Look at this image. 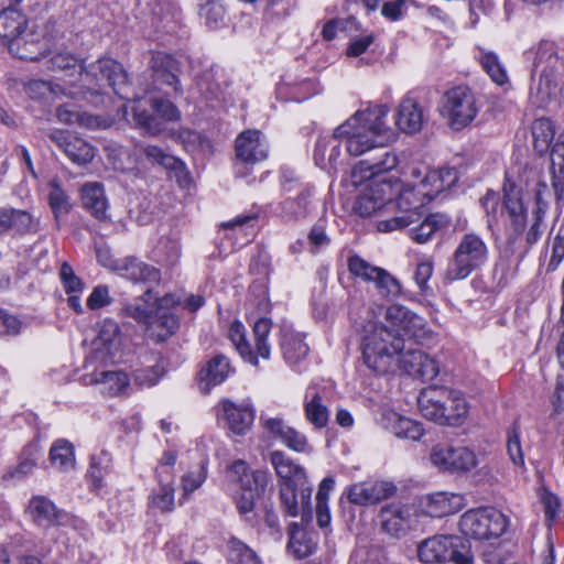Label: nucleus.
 Instances as JSON below:
<instances>
[{"mask_svg": "<svg viewBox=\"0 0 564 564\" xmlns=\"http://www.w3.org/2000/svg\"><path fill=\"white\" fill-rule=\"evenodd\" d=\"M270 480V475L267 470H252L250 475L241 477L240 489L248 490L256 494H264Z\"/></svg>", "mask_w": 564, "mask_h": 564, "instance_id": "6e6d98bb", "label": "nucleus"}, {"mask_svg": "<svg viewBox=\"0 0 564 564\" xmlns=\"http://www.w3.org/2000/svg\"><path fill=\"white\" fill-rule=\"evenodd\" d=\"M47 64L53 70L69 72L70 75L78 67L83 87L91 94H98L108 86L119 97L129 98L127 74L122 65L112 58H100L84 69L74 55L57 53L47 61Z\"/></svg>", "mask_w": 564, "mask_h": 564, "instance_id": "20e7f679", "label": "nucleus"}, {"mask_svg": "<svg viewBox=\"0 0 564 564\" xmlns=\"http://www.w3.org/2000/svg\"><path fill=\"white\" fill-rule=\"evenodd\" d=\"M57 118L66 124H77L89 129L98 128L100 119L87 112H82L73 104L61 105L57 108Z\"/></svg>", "mask_w": 564, "mask_h": 564, "instance_id": "a19ab883", "label": "nucleus"}, {"mask_svg": "<svg viewBox=\"0 0 564 564\" xmlns=\"http://www.w3.org/2000/svg\"><path fill=\"white\" fill-rule=\"evenodd\" d=\"M263 426L289 448L304 453L310 448L307 437L295 429L285 424L280 417L263 419Z\"/></svg>", "mask_w": 564, "mask_h": 564, "instance_id": "a878e982", "label": "nucleus"}, {"mask_svg": "<svg viewBox=\"0 0 564 564\" xmlns=\"http://www.w3.org/2000/svg\"><path fill=\"white\" fill-rule=\"evenodd\" d=\"M272 328V322L269 318H259L252 327L253 344L247 339V330L242 323L235 321L229 327V339L239 352L241 358L257 367L259 358L263 360L270 359L271 345L268 341L269 334Z\"/></svg>", "mask_w": 564, "mask_h": 564, "instance_id": "39448f33", "label": "nucleus"}, {"mask_svg": "<svg viewBox=\"0 0 564 564\" xmlns=\"http://www.w3.org/2000/svg\"><path fill=\"white\" fill-rule=\"evenodd\" d=\"M180 327L178 318L171 312H154L152 322L153 334L158 341H164L174 335Z\"/></svg>", "mask_w": 564, "mask_h": 564, "instance_id": "de8ad7c7", "label": "nucleus"}, {"mask_svg": "<svg viewBox=\"0 0 564 564\" xmlns=\"http://www.w3.org/2000/svg\"><path fill=\"white\" fill-rule=\"evenodd\" d=\"M50 462L53 467L62 471H68L75 468V448L66 440H57L50 449Z\"/></svg>", "mask_w": 564, "mask_h": 564, "instance_id": "ea45409f", "label": "nucleus"}, {"mask_svg": "<svg viewBox=\"0 0 564 564\" xmlns=\"http://www.w3.org/2000/svg\"><path fill=\"white\" fill-rule=\"evenodd\" d=\"M488 259V248L484 240L474 234H466L458 243L446 270V279L463 280L480 268Z\"/></svg>", "mask_w": 564, "mask_h": 564, "instance_id": "0eeeda50", "label": "nucleus"}, {"mask_svg": "<svg viewBox=\"0 0 564 564\" xmlns=\"http://www.w3.org/2000/svg\"><path fill=\"white\" fill-rule=\"evenodd\" d=\"M80 196L84 207L97 219L107 218V198L101 183L91 182L82 186Z\"/></svg>", "mask_w": 564, "mask_h": 564, "instance_id": "7c9ffc66", "label": "nucleus"}, {"mask_svg": "<svg viewBox=\"0 0 564 564\" xmlns=\"http://www.w3.org/2000/svg\"><path fill=\"white\" fill-rule=\"evenodd\" d=\"M35 29L34 26L23 28L21 32H17L14 37L9 42L8 48L11 55L21 61L35 59Z\"/></svg>", "mask_w": 564, "mask_h": 564, "instance_id": "f704fd0d", "label": "nucleus"}, {"mask_svg": "<svg viewBox=\"0 0 564 564\" xmlns=\"http://www.w3.org/2000/svg\"><path fill=\"white\" fill-rule=\"evenodd\" d=\"M112 297L110 296L109 286L106 284L96 285L87 299V307L91 311L100 310L110 305Z\"/></svg>", "mask_w": 564, "mask_h": 564, "instance_id": "e2e57ef3", "label": "nucleus"}, {"mask_svg": "<svg viewBox=\"0 0 564 564\" xmlns=\"http://www.w3.org/2000/svg\"><path fill=\"white\" fill-rule=\"evenodd\" d=\"M121 348L122 335L118 323L110 318L105 319L93 341L94 358L100 362L115 360L120 357Z\"/></svg>", "mask_w": 564, "mask_h": 564, "instance_id": "2eb2a0df", "label": "nucleus"}, {"mask_svg": "<svg viewBox=\"0 0 564 564\" xmlns=\"http://www.w3.org/2000/svg\"><path fill=\"white\" fill-rule=\"evenodd\" d=\"M538 495L539 500L543 507L545 520L549 523L553 522L556 519L561 507L557 496H555L544 487L539 489Z\"/></svg>", "mask_w": 564, "mask_h": 564, "instance_id": "bf43d9fd", "label": "nucleus"}, {"mask_svg": "<svg viewBox=\"0 0 564 564\" xmlns=\"http://www.w3.org/2000/svg\"><path fill=\"white\" fill-rule=\"evenodd\" d=\"M270 462L276 475L283 480V484L304 485L306 479L304 468L295 464L283 452H272Z\"/></svg>", "mask_w": 564, "mask_h": 564, "instance_id": "c756f323", "label": "nucleus"}, {"mask_svg": "<svg viewBox=\"0 0 564 564\" xmlns=\"http://www.w3.org/2000/svg\"><path fill=\"white\" fill-rule=\"evenodd\" d=\"M228 560L230 564H261L254 551L237 538L228 541Z\"/></svg>", "mask_w": 564, "mask_h": 564, "instance_id": "3c124183", "label": "nucleus"}, {"mask_svg": "<svg viewBox=\"0 0 564 564\" xmlns=\"http://www.w3.org/2000/svg\"><path fill=\"white\" fill-rule=\"evenodd\" d=\"M231 371L226 356L221 354L214 356L199 371L200 390L208 393L213 387L223 383Z\"/></svg>", "mask_w": 564, "mask_h": 564, "instance_id": "cd10ccee", "label": "nucleus"}, {"mask_svg": "<svg viewBox=\"0 0 564 564\" xmlns=\"http://www.w3.org/2000/svg\"><path fill=\"white\" fill-rule=\"evenodd\" d=\"M457 181V174L451 169L427 171L419 183L406 185L393 200L399 214L390 219L378 223V229L383 232L408 227L421 218L420 209L433 200L444 189Z\"/></svg>", "mask_w": 564, "mask_h": 564, "instance_id": "7ed1b4c3", "label": "nucleus"}, {"mask_svg": "<svg viewBox=\"0 0 564 564\" xmlns=\"http://www.w3.org/2000/svg\"><path fill=\"white\" fill-rule=\"evenodd\" d=\"M372 283L378 294L387 300H394L402 293V286L399 280L382 268L375 276Z\"/></svg>", "mask_w": 564, "mask_h": 564, "instance_id": "09e8293b", "label": "nucleus"}, {"mask_svg": "<svg viewBox=\"0 0 564 564\" xmlns=\"http://www.w3.org/2000/svg\"><path fill=\"white\" fill-rule=\"evenodd\" d=\"M111 466V456L106 451H100L90 456L88 476L96 488L101 487L102 479L110 473Z\"/></svg>", "mask_w": 564, "mask_h": 564, "instance_id": "8fccbe9b", "label": "nucleus"}, {"mask_svg": "<svg viewBox=\"0 0 564 564\" xmlns=\"http://www.w3.org/2000/svg\"><path fill=\"white\" fill-rule=\"evenodd\" d=\"M417 555L424 563L474 564L469 542L456 535H434L424 540L417 547Z\"/></svg>", "mask_w": 564, "mask_h": 564, "instance_id": "423d86ee", "label": "nucleus"}, {"mask_svg": "<svg viewBox=\"0 0 564 564\" xmlns=\"http://www.w3.org/2000/svg\"><path fill=\"white\" fill-rule=\"evenodd\" d=\"M451 389L431 386L423 389L417 398L420 412L424 417L444 425V404L449 400Z\"/></svg>", "mask_w": 564, "mask_h": 564, "instance_id": "412c9836", "label": "nucleus"}, {"mask_svg": "<svg viewBox=\"0 0 564 564\" xmlns=\"http://www.w3.org/2000/svg\"><path fill=\"white\" fill-rule=\"evenodd\" d=\"M206 479L205 465H199L196 469L188 471L182 477L183 498L187 499L192 492L197 490Z\"/></svg>", "mask_w": 564, "mask_h": 564, "instance_id": "4d7b16f0", "label": "nucleus"}, {"mask_svg": "<svg viewBox=\"0 0 564 564\" xmlns=\"http://www.w3.org/2000/svg\"><path fill=\"white\" fill-rule=\"evenodd\" d=\"M156 253L164 257L169 264H174L181 254V246L177 239L162 238L156 247Z\"/></svg>", "mask_w": 564, "mask_h": 564, "instance_id": "774afa93", "label": "nucleus"}, {"mask_svg": "<svg viewBox=\"0 0 564 564\" xmlns=\"http://www.w3.org/2000/svg\"><path fill=\"white\" fill-rule=\"evenodd\" d=\"M462 497L449 492H435L426 498L425 511L433 518H442L460 509Z\"/></svg>", "mask_w": 564, "mask_h": 564, "instance_id": "473e14b6", "label": "nucleus"}, {"mask_svg": "<svg viewBox=\"0 0 564 564\" xmlns=\"http://www.w3.org/2000/svg\"><path fill=\"white\" fill-rule=\"evenodd\" d=\"M341 143H345V139L344 135H337V128L334 130L332 135L319 138L314 151V160L316 164L319 166H324L326 164L327 148H330L327 155V162L329 164L335 163L340 156Z\"/></svg>", "mask_w": 564, "mask_h": 564, "instance_id": "4c0bfd02", "label": "nucleus"}, {"mask_svg": "<svg viewBox=\"0 0 564 564\" xmlns=\"http://www.w3.org/2000/svg\"><path fill=\"white\" fill-rule=\"evenodd\" d=\"M503 208L508 217V239L514 242L527 227V209L522 200V192L509 180L503 185Z\"/></svg>", "mask_w": 564, "mask_h": 564, "instance_id": "4468645a", "label": "nucleus"}, {"mask_svg": "<svg viewBox=\"0 0 564 564\" xmlns=\"http://www.w3.org/2000/svg\"><path fill=\"white\" fill-rule=\"evenodd\" d=\"M555 130L552 121L546 118L536 119L532 124L534 150L540 154L549 151L554 139Z\"/></svg>", "mask_w": 564, "mask_h": 564, "instance_id": "c03bdc74", "label": "nucleus"}, {"mask_svg": "<svg viewBox=\"0 0 564 564\" xmlns=\"http://www.w3.org/2000/svg\"><path fill=\"white\" fill-rule=\"evenodd\" d=\"M113 270L123 279L133 283L153 284L161 279L160 271L134 257L116 261Z\"/></svg>", "mask_w": 564, "mask_h": 564, "instance_id": "4be33fe9", "label": "nucleus"}, {"mask_svg": "<svg viewBox=\"0 0 564 564\" xmlns=\"http://www.w3.org/2000/svg\"><path fill=\"white\" fill-rule=\"evenodd\" d=\"M237 159L245 164H256L268 158V143L259 130L241 132L235 142Z\"/></svg>", "mask_w": 564, "mask_h": 564, "instance_id": "a211bd4d", "label": "nucleus"}, {"mask_svg": "<svg viewBox=\"0 0 564 564\" xmlns=\"http://www.w3.org/2000/svg\"><path fill=\"white\" fill-rule=\"evenodd\" d=\"M424 112L420 104L412 97H404L395 112V124L405 133L419 132L424 123Z\"/></svg>", "mask_w": 564, "mask_h": 564, "instance_id": "bb28decb", "label": "nucleus"}, {"mask_svg": "<svg viewBox=\"0 0 564 564\" xmlns=\"http://www.w3.org/2000/svg\"><path fill=\"white\" fill-rule=\"evenodd\" d=\"M558 46L552 41H541L535 50L532 75L539 76L540 84L549 87L560 65Z\"/></svg>", "mask_w": 564, "mask_h": 564, "instance_id": "aec40b11", "label": "nucleus"}, {"mask_svg": "<svg viewBox=\"0 0 564 564\" xmlns=\"http://www.w3.org/2000/svg\"><path fill=\"white\" fill-rule=\"evenodd\" d=\"M7 217L9 218L6 221L7 231L12 229L22 234L31 227L32 216L29 213L23 210H7Z\"/></svg>", "mask_w": 564, "mask_h": 564, "instance_id": "0e129e2a", "label": "nucleus"}, {"mask_svg": "<svg viewBox=\"0 0 564 564\" xmlns=\"http://www.w3.org/2000/svg\"><path fill=\"white\" fill-rule=\"evenodd\" d=\"M28 23V17L19 10L0 11V45L8 46L17 32H21Z\"/></svg>", "mask_w": 564, "mask_h": 564, "instance_id": "c9c22d12", "label": "nucleus"}, {"mask_svg": "<svg viewBox=\"0 0 564 564\" xmlns=\"http://www.w3.org/2000/svg\"><path fill=\"white\" fill-rule=\"evenodd\" d=\"M162 375V368L158 365L145 369H138L133 373L134 383L140 388H151L159 382Z\"/></svg>", "mask_w": 564, "mask_h": 564, "instance_id": "680f3d73", "label": "nucleus"}, {"mask_svg": "<svg viewBox=\"0 0 564 564\" xmlns=\"http://www.w3.org/2000/svg\"><path fill=\"white\" fill-rule=\"evenodd\" d=\"M507 527L505 514L490 507L470 509L459 519L460 532L475 540L497 539L505 533Z\"/></svg>", "mask_w": 564, "mask_h": 564, "instance_id": "6e6552de", "label": "nucleus"}, {"mask_svg": "<svg viewBox=\"0 0 564 564\" xmlns=\"http://www.w3.org/2000/svg\"><path fill=\"white\" fill-rule=\"evenodd\" d=\"M368 174L364 173L360 185L365 183V188L356 199L355 212L362 217H369L382 210H394L392 184L376 176L368 177Z\"/></svg>", "mask_w": 564, "mask_h": 564, "instance_id": "9d476101", "label": "nucleus"}, {"mask_svg": "<svg viewBox=\"0 0 564 564\" xmlns=\"http://www.w3.org/2000/svg\"><path fill=\"white\" fill-rule=\"evenodd\" d=\"M48 203L55 218L59 215L67 214L70 208L68 196L65 192L55 183L51 184V192L48 194Z\"/></svg>", "mask_w": 564, "mask_h": 564, "instance_id": "13d9d810", "label": "nucleus"}, {"mask_svg": "<svg viewBox=\"0 0 564 564\" xmlns=\"http://www.w3.org/2000/svg\"><path fill=\"white\" fill-rule=\"evenodd\" d=\"M296 486L297 485L282 484L280 488V499L282 506L290 517H295L299 512Z\"/></svg>", "mask_w": 564, "mask_h": 564, "instance_id": "338daca9", "label": "nucleus"}, {"mask_svg": "<svg viewBox=\"0 0 564 564\" xmlns=\"http://www.w3.org/2000/svg\"><path fill=\"white\" fill-rule=\"evenodd\" d=\"M430 459L435 467L446 471H468L477 466L475 453L464 446L436 444L431 449Z\"/></svg>", "mask_w": 564, "mask_h": 564, "instance_id": "ddd939ff", "label": "nucleus"}, {"mask_svg": "<svg viewBox=\"0 0 564 564\" xmlns=\"http://www.w3.org/2000/svg\"><path fill=\"white\" fill-rule=\"evenodd\" d=\"M40 518L51 524L69 525L75 530H82L85 527L83 520L62 510H57L55 505L44 497H37V520Z\"/></svg>", "mask_w": 564, "mask_h": 564, "instance_id": "72a5a7b5", "label": "nucleus"}, {"mask_svg": "<svg viewBox=\"0 0 564 564\" xmlns=\"http://www.w3.org/2000/svg\"><path fill=\"white\" fill-rule=\"evenodd\" d=\"M51 139L72 162L78 165H86L94 159L93 147L76 135L65 131H55L51 134Z\"/></svg>", "mask_w": 564, "mask_h": 564, "instance_id": "5701e85b", "label": "nucleus"}, {"mask_svg": "<svg viewBox=\"0 0 564 564\" xmlns=\"http://www.w3.org/2000/svg\"><path fill=\"white\" fill-rule=\"evenodd\" d=\"M313 188L304 185L296 198H286L282 203L283 213L290 218H303L312 210L313 207Z\"/></svg>", "mask_w": 564, "mask_h": 564, "instance_id": "58836bf2", "label": "nucleus"}, {"mask_svg": "<svg viewBox=\"0 0 564 564\" xmlns=\"http://www.w3.org/2000/svg\"><path fill=\"white\" fill-rule=\"evenodd\" d=\"M89 382L97 386L101 394L108 397L124 395L130 390L129 375L120 369L94 371L89 376Z\"/></svg>", "mask_w": 564, "mask_h": 564, "instance_id": "393cba45", "label": "nucleus"}, {"mask_svg": "<svg viewBox=\"0 0 564 564\" xmlns=\"http://www.w3.org/2000/svg\"><path fill=\"white\" fill-rule=\"evenodd\" d=\"M383 425L399 438L419 441L424 434V429L420 422L392 411L383 415Z\"/></svg>", "mask_w": 564, "mask_h": 564, "instance_id": "c85d7f7f", "label": "nucleus"}, {"mask_svg": "<svg viewBox=\"0 0 564 564\" xmlns=\"http://www.w3.org/2000/svg\"><path fill=\"white\" fill-rule=\"evenodd\" d=\"M477 112L475 96L466 86L454 87L442 98L440 113L453 130L466 128L476 118Z\"/></svg>", "mask_w": 564, "mask_h": 564, "instance_id": "1a4fd4ad", "label": "nucleus"}, {"mask_svg": "<svg viewBox=\"0 0 564 564\" xmlns=\"http://www.w3.org/2000/svg\"><path fill=\"white\" fill-rule=\"evenodd\" d=\"M151 68L153 80L159 89L170 96H181L183 94L177 73L178 64L169 54L155 53L151 58Z\"/></svg>", "mask_w": 564, "mask_h": 564, "instance_id": "dca6fc26", "label": "nucleus"}, {"mask_svg": "<svg viewBox=\"0 0 564 564\" xmlns=\"http://www.w3.org/2000/svg\"><path fill=\"white\" fill-rule=\"evenodd\" d=\"M307 240L310 245V250L313 253H316L319 250L328 247L330 243V238L326 234V229L323 224H316L311 228L307 235Z\"/></svg>", "mask_w": 564, "mask_h": 564, "instance_id": "69168bd1", "label": "nucleus"}, {"mask_svg": "<svg viewBox=\"0 0 564 564\" xmlns=\"http://www.w3.org/2000/svg\"><path fill=\"white\" fill-rule=\"evenodd\" d=\"M389 108L386 105H372L365 110L356 111L337 127V135H344L346 151L351 156H366L351 170L349 180L358 187L364 181V173L379 176L393 170L398 155L387 150L390 140L386 123Z\"/></svg>", "mask_w": 564, "mask_h": 564, "instance_id": "f257e3e1", "label": "nucleus"}, {"mask_svg": "<svg viewBox=\"0 0 564 564\" xmlns=\"http://www.w3.org/2000/svg\"><path fill=\"white\" fill-rule=\"evenodd\" d=\"M348 271L358 279L366 282H373L375 276L381 270L380 267L372 265L358 254L350 256L347 260Z\"/></svg>", "mask_w": 564, "mask_h": 564, "instance_id": "603ef678", "label": "nucleus"}, {"mask_svg": "<svg viewBox=\"0 0 564 564\" xmlns=\"http://www.w3.org/2000/svg\"><path fill=\"white\" fill-rule=\"evenodd\" d=\"M547 204L543 202L540 192L536 194V206L532 214V224L527 232V241L530 245L535 243L541 235L542 230L540 225L545 216Z\"/></svg>", "mask_w": 564, "mask_h": 564, "instance_id": "5fc2aeb1", "label": "nucleus"}, {"mask_svg": "<svg viewBox=\"0 0 564 564\" xmlns=\"http://www.w3.org/2000/svg\"><path fill=\"white\" fill-rule=\"evenodd\" d=\"M395 489V486L389 481H362L349 486L346 495L349 502L368 506L393 496Z\"/></svg>", "mask_w": 564, "mask_h": 564, "instance_id": "f3484780", "label": "nucleus"}, {"mask_svg": "<svg viewBox=\"0 0 564 564\" xmlns=\"http://www.w3.org/2000/svg\"><path fill=\"white\" fill-rule=\"evenodd\" d=\"M477 59L494 83L499 86H503L508 83L507 70L496 53L479 50Z\"/></svg>", "mask_w": 564, "mask_h": 564, "instance_id": "37998d69", "label": "nucleus"}, {"mask_svg": "<svg viewBox=\"0 0 564 564\" xmlns=\"http://www.w3.org/2000/svg\"><path fill=\"white\" fill-rule=\"evenodd\" d=\"M303 406L306 420L315 429L321 430L327 426L329 411L323 403L321 394L314 388H307Z\"/></svg>", "mask_w": 564, "mask_h": 564, "instance_id": "2f4dec72", "label": "nucleus"}, {"mask_svg": "<svg viewBox=\"0 0 564 564\" xmlns=\"http://www.w3.org/2000/svg\"><path fill=\"white\" fill-rule=\"evenodd\" d=\"M384 319L390 327L386 326L392 334L413 339H423L427 336L425 319L400 304H392L387 307Z\"/></svg>", "mask_w": 564, "mask_h": 564, "instance_id": "f8f14e48", "label": "nucleus"}, {"mask_svg": "<svg viewBox=\"0 0 564 564\" xmlns=\"http://www.w3.org/2000/svg\"><path fill=\"white\" fill-rule=\"evenodd\" d=\"M59 279L67 294L83 292L84 282L75 274L73 268L67 262L61 265Z\"/></svg>", "mask_w": 564, "mask_h": 564, "instance_id": "052dcab7", "label": "nucleus"}, {"mask_svg": "<svg viewBox=\"0 0 564 564\" xmlns=\"http://www.w3.org/2000/svg\"><path fill=\"white\" fill-rule=\"evenodd\" d=\"M361 357L368 369L384 375L397 368L412 377L417 376L419 365L425 352L421 349L405 348L404 339L392 334L386 325L367 322L360 335Z\"/></svg>", "mask_w": 564, "mask_h": 564, "instance_id": "f03ea898", "label": "nucleus"}, {"mask_svg": "<svg viewBox=\"0 0 564 564\" xmlns=\"http://www.w3.org/2000/svg\"><path fill=\"white\" fill-rule=\"evenodd\" d=\"M449 400L444 404V425L458 424L468 413V405L463 394L451 389Z\"/></svg>", "mask_w": 564, "mask_h": 564, "instance_id": "a18cd8bd", "label": "nucleus"}, {"mask_svg": "<svg viewBox=\"0 0 564 564\" xmlns=\"http://www.w3.org/2000/svg\"><path fill=\"white\" fill-rule=\"evenodd\" d=\"M218 414L226 421L228 429L239 435L247 433L254 421V409L246 401L236 403L223 400L218 405Z\"/></svg>", "mask_w": 564, "mask_h": 564, "instance_id": "6ab92c4d", "label": "nucleus"}, {"mask_svg": "<svg viewBox=\"0 0 564 564\" xmlns=\"http://www.w3.org/2000/svg\"><path fill=\"white\" fill-rule=\"evenodd\" d=\"M115 151L117 153L113 154V164L116 169L121 171L133 170L142 162V158L150 164H158L165 169H176L181 164L175 156L163 149L144 142L135 143L132 152L123 148H118Z\"/></svg>", "mask_w": 564, "mask_h": 564, "instance_id": "9b49d317", "label": "nucleus"}, {"mask_svg": "<svg viewBox=\"0 0 564 564\" xmlns=\"http://www.w3.org/2000/svg\"><path fill=\"white\" fill-rule=\"evenodd\" d=\"M281 350L284 360L294 367L299 365L308 354V346L301 334L285 332L281 341Z\"/></svg>", "mask_w": 564, "mask_h": 564, "instance_id": "e433bc0d", "label": "nucleus"}, {"mask_svg": "<svg viewBox=\"0 0 564 564\" xmlns=\"http://www.w3.org/2000/svg\"><path fill=\"white\" fill-rule=\"evenodd\" d=\"M448 224V218L444 215L434 214L427 216L419 226L410 230L411 238L417 243L427 242L433 234Z\"/></svg>", "mask_w": 564, "mask_h": 564, "instance_id": "49530a36", "label": "nucleus"}, {"mask_svg": "<svg viewBox=\"0 0 564 564\" xmlns=\"http://www.w3.org/2000/svg\"><path fill=\"white\" fill-rule=\"evenodd\" d=\"M174 486L159 485L158 491L150 497V506L161 512H171L174 510Z\"/></svg>", "mask_w": 564, "mask_h": 564, "instance_id": "864d4df0", "label": "nucleus"}, {"mask_svg": "<svg viewBox=\"0 0 564 564\" xmlns=\"http://www.w3.org/2000/svg\"><path fill=\"white\" fill-rule=\"evenodd\" d=\"M151 290L148 289L144 294L137 299L133 303L126 304L121 314L126 317L133 318L140 324H148L154 314V305L150 303Z\"/></svg>", "mask_w": 564, "mask_h": 564, "instance_id": "79ce46f5", "label": "nucleus"}, {"mask_svg": "<svg viewBox=\"0 0 564 564\" xmlns=\"http://www.w3.org/2000/svg\"><path fill=\"white\" fill-rule=\"evenodd\" d=\"M412 508L405 505L391 503L380 511L381 525L384 532L392 536H402L411 528Z\"/></svg>", "mask_w": 564, "mask_h": 564, "instance_id": "b1692460", "label": "nucleus"}]
</instances>
